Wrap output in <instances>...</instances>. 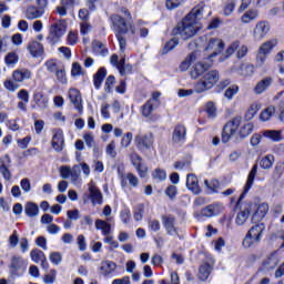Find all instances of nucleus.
Masks as SVG:
<instances>
[{
    "instance_id": "obj_48",
    "label": "nucleus",
    "mask_w": 284,
    "mask_h": 284,
    "mask_svg": "<svg viewBox=\"0 0 284 284\" xmlns=\"http://www.w3.org/2000/svg\"><path fill=\"white\" fill-rule=\"evenodd\" d=\"M175 45H179V39L173 38L166 44L164 45L162 50V54H168V52H172L174 50Z\"/></svg>"
},
{
    "instance_id": "obj_35",
    "label": "nucleus",
    "mask_w": 284,
    "mask_h": 284,
    "mask_svg": "<svg viewBox=\"0 0 284 284\" xmlns=\"http://www.w3.org/2000/svg\"><path fill=\"white\" fill-rule=\"evenodd\" d=\"M258 19V10L248 9L242 17V23H252V21H256Z\"/></svg>"
},
{
    "instance_id": "obj_29",
    "label": "nucleus",
    "mask_w": 284,
    "mask_h": 284,
    "mask_svg": "<svg viewBox=\"0 0 284 284\" xmlns=\"http://www.w3.org/2000/svg\"><path fill=\"white\" fill-rule=\"evenodd\" d=\"M199 59V53L197 52H192L190 53L180 64V71L181 72H187L190 70V65L192 63H196V60Z\"/></svg>"
},
{
    "instance_id": "obj_40",
    "label": "nucleus",
    "mask_w": 284,
    "mask_h": 284,
    "mask_svg": "<svg viewBox=\"0 0 284 284\" xmlns=\"http://www.w3.org/2000/svg\"><path fill=\"white\" fill-rule=\"evenodd\" d=\"M263 136L266 139H270L271 141H274L277 143L278 141H282L283 136L281 135V131L276 130H266L263 132Z\"/></svg>"
},
{
    "instance_id": "obj_18",
    "label": "nucleus",
    "mask_w": 284,
    "mask_h": 284,
    "mask_svg": "<svg viewBox=\"0 0 284 284\" xmlns=\"http://www.w3.org/2000/svg\"><path fill=\"white\" fill-rule=\"evenodd\" d=\"M187 139V129L183 124L175 125L172 134L173 143H185Z\"/></svg>"
},
{
    "instance_id": "obj_36",
    "label": "nucleus",
    "mask_w": 284,
    "mask_h": 284,
    "mask_svg": "<svg viewBox=\"0 0 284 284\" xmlns=\"http://www.w3.org/2000/svg\"><path fill=\"white\" fill-rule=\"evenodd\" d=\"M33 101L36 105L40 108V110H45V108H48V98H45L43 92H36L33 94Z\"/></svg>"
},
{
    "instance_id": "obj_60",
    "label": "nucleus",
    "mask_w": 284,
    "mask_h": 284,
    "mask_svg": "<svg viewBox=\"0 0 284 284\" xmlns=\"http://www.w3.org/2000/svg\"><path fill=\"white\" fill-rule=\"evenodd\" d=\"M3 85H4L6 90H8V92H14L16 90H19V84H17L12 80H6Z\"/></svg>"
},
{
    "instance_id": "obj_21",
    "label": "nucleus",
    "mask_w": 284,
    "mask_h": 284,
    "mask_svg": "<svg viewBox=\"0 0 284 284\" xmlns=\"http://www.w3.org/2000/svg\"><path fill=\"white\" fill-rule=\"evenodd\" d=\"M111 21L115 34L128 33V23L125 22V19H123L121 16H112Z\"/></svg>"
},
{
    "instance_id": "obj_55",
    "label": "nucleus",
    "mask_w": 284,
    "mask_h": 284,
    "mask_svg": "<svg viewBox=\"0 0 284 284\" xmlns=\"http://www.w3.org/2000/svg\"><path fill=\"white\" fill-rule=\"evenodd\" d=\"M105 152L111 159H116V144L114 141H111L109 145H106Z\"/></svg>"
},
{
    "instance_id": "obj_11",
    "label": "nucleus",
    "mask_w": 284,
    "mask_h": 284,
    "mask_svg": "<svg viewBox=\"0 0 284 284\" xmlns=\"http://www.w3.org/2000/svg\"><path fill=\"white\" fill-rule=\"evenodd\" d=\"M162 225L169 236H179V227H176L174 215H162Z\"/></svg>"
},
{
    "instance_id": "obj_50",
    "label": "nucleus",
    "mask_w": 284,
    "mask_h": 284,
    "mask_svg": "<svg viewBox=\"0 0 284 284\" xmlns=\"http://www.w3.org/2000/svg\"><path fill=\"white\" fill-rule=\"evenodd\" d=\"M4 61L7 65H14L19 63V55L14 52H10L6 55Z\"/></svg>"
},
{
    "instance_id": "obj_6",
    "label": "nucleus",
    "mask_w": 284,
    "mask_h": 284,
    "mask_svg": "<svg viewBox=\"0 0 284 284\" xmlns=\"http://www.w3.org/2000/svg\"><path fill=\"white\" fill-rule=\"evenodd\" d=\"M89 200L92 205H103V193H101L94 181L88 184V193L83 195L84 203H88Z\"/></svg>"
},
{
    "instance_id": "obj_4",
    "label": "nucleus",
    "mask_w": 284,
    "mask_h": 284,
    "mask_svg": "<svg viewBox=\"0 0 284 284\" xmlns=\"http://www.w3.org/2000/svg\"><path fill=\"white\" fill-rule=\"evenodd\" d=\"M264 230L265 225L263 224L252 226L242 242L243 247H245V250H250L253 245H258V243H261V239H263Z\"/></svg>"
},
{
    "instance_id": "obj_10",
    "label": "nucleus",
    "mask_w": 284,
    "mask_h": 284,
    "mask_svg": "<svg viewBox=\"0 0 284 284\" xmlns=\"http://www.w3.org/2000/svg\"><path fill=\"white\" fill-rule=\"evenodd\" d=\"M135 145L138 150H151L152 145H154V134L139 133L135 135Z\"/></svg>"
},
{
    "instance_id": "obj_19",
    "label": "nucleus",
    "mask_w": 284,
    "mask_h": 284,
    "mask_svg": "<svg viewBox=\"0 0 284 284\" xmlns=\"http://www.w3.org/2000/svg\"><path fill=\"white\" fill-rule=\"evenodd\" d=\"M51 145L55 152H63V148H65V139L63 138V131H54Z\"/></svg>"
},
{
    "instance_id": "obj_34",
    "label": "nucleus",
    "mask_w": 284,
    "mask_h": 284,
    "mask_svg": "<svg viewBox=\"0 0 284 284\" xmlns=\"http://www.w3.org/2000/svg\"><path fill=\"white\" fill-rule=\"evenodd\" d=\"M24 213L30 217L39 216V205L34 202H27L24 205Z\"/></svg>"
},
{
    "instance_id": "obj_57",
    "label": "nucleus",
    "mask_w": 284,
    "mask_h": 284,
    "mask_svg": "<svg viewBox=\"0 0 284 284\" xmlns=\"http://www.w3.org/2000/svg\"><path fill=\"white\" fill-rule=\"evenodd\" d=\"M242 77H252L254 74V65L246 64L241 67V73Z\"/></svg>"
},
{
    "instance_id": "obj_52",
    "label": "nucleus",
    "mask_w": 284,
    "mask_h": 284,
    "mask_svg": "<svg viewBox=\"0 0 284 284\" xmlns=\"http://www.w3.org/2000/svg\"><path fill=\"white\" fill-rule=\"evenodd\" d=\"M205 111H206V114H207L209 119H215V116H216V104H214V102H207Z\"/></svg>"
},
{
    "instance_id": "obj_26",
    "label": "nucleus",
    "mask_w": 284,
    "mask_h": 284,
    "mask_svg": "<svg viewBox=\"0 0 284 284\" xmlns=\"http://www.w3.org/2000/svg\"><path fill=\"white\" fill-rule=\"evenodd\" d=\"M114 272H116V263L110 260L101 262L100 274H102V276H110V274H114Z\"/></svg>"
},
{
    "instance_id": "obj_22",
    "label": "nucleus",
    "mask_w": 284,
    "mask_h": 284,
    "mask_svg": "<svg viewBox=\"0 0 284 284\" xmlns=\"http://www.w3.org/2000/svg\"><path fill=\"white\" fill-rule=\"evenodd\" d=\"M272 83H274L273 77L263 78L260 82L256 83V85L253 89V92L255 94H263V92L268 90Z\"/></svg>"
},
{
    "instance_id": "obj_44",
    "label": "nucleus",
    "mask_w": 284,
    "mask_h": 284,
    "mask_svg": "<svg viewBox=\"0 0 284 284\" xmlns=\"http://www.w3.org/2000/svg\"><path fill=\"white\" fill-rule=\"evenodd\" d=\"M118 70L120 74H132V65L131 64H125V58H122L120 60V63L118 65Z\"/></svg>"
},
{
    "instance_id": "obj_37",
    "label": "nucleus",
    "mask_w": 284,
    "mask_h": 284,
    "mask_svg": "<svg viewBox=\"0 0 284 284\" xmlns=\"http://www.w3.org/2000/svg\"><path fill=\"white\" fill-rule=\"evenodd\" d=\"M92 50L97 57H108V48L98 40L92 42Z\"/></svg>"
},
{
    "instance_id": "obj_25",
    "label": "nucleus",
    "mask_w": 284,
    "mask_h": 284,
    "mask_svg": "<svg viewBox=\"0 0 284 284\" xmlns=\"http://www.w3.org/2000/svg\"><path fill=\"white\" fill-rule=\"evenodd\" d=\"M186 187L194 194H201V186H199V178L194 174H187Z\"/></svg>"
},
{
    "instance_id": "obj_53",
    "label": "nucleus",
    "mask_w": 284,
    "mask_h": 284,
    "mask_svg": "<svg viewBox=\"0 0 284 284\" xmlns=\"http://www.w3.org/2000/svg\"><path fill=\"white\" fill-rule=\"evenodd\" d=\"M49 258L51 263H53V265H61L63 261V255L60 252H52L50 253Z\"/></svg>"
},
{
    "instance_id": "obj_61",
    "label": "nucleus",
    "mask_w": 284,
    "mask_h": 284,
    "mask_svg": "<svg viewBox=\"0 0 284 284\" xmlns=\"http://www.w3.org/2000/svg\"><path fill=\"white\" fill-rule=\"evenodd\" d=\"M54 281H57V271L55 270H51L50 274L44 275L43 282L45 284H53Z\"/></svg>"
},
{
    "instance_id": "obj_43",
    "label": "nucleus",
    "mask_w": 284,
    "mask_h": 284,
    "mask_svg": "<svg viewBox=\"0 0 284 284\" xmlns=\"http://www.w3.org/2000/svg\"><path fill=\"white\" fill-rule=\"evenodd\" d=\"M33 263H41L45 258V253L39 248H34L30 253Z\"/></svg>"
},
{
    "instance_id": "obj_41",
    "label": "nucleus",
    "mask_w": 284,
    "mask_h": 284,
    "mask_svg": "<svg viewBox=\"0 0 284 284\" xmlns=\"http://www.w3.org/2000/svg\"><path fill=\"white\" fill-rule=\"evenodd\" d=\"M258 110H261V104L258 103L251 104V108L246 111L244 115V121H252V119L256 116V112H258Z\"/></svg>"
},
{
    "instance_id": "obj_28",
    "label": "nucleus",
    "mask_w": 284,
    "mask_h": 284,
    "mask_svg": "<svg viewBox=\"0 0 284 284\" xmlns=\"http://www.w3.org/2000/svg\"><path fill=\"white\" fill-rule=\"evenodd\" d=\"M278 262L280 261L276 253H272L266 260L263 261L262 267L265 270V272H272V270H276Z\"/></svg>"
},
{
    "instance_id": "obj_32",
    "label": "nucleus",
    "mask_w": 284,
    "mask_h": 284,
    "mask_svg": "<svg viewBox=\"0 0 284 284\" xmlns=\"http://www.w3.org/2000/svg\"><path fill=\"white\" fill-rule=\"evenodd\" d=\"M43 14H45L43 12V9H39V8L34 7V6L29 7L27 9V12H26V17L30 21H33L34 19H41V17H43Z\"/></svg>"
},
{
    "instance_id": "obj_2",
    "label": "nucleus",
    "mask_w": 284,
    "mask_h": 284,
    "mask_svg": "<svg viewBox=\"0 0 284 284\" xmlns=\"http://www.w3.org/2000/svg\"><path fill=\"white\" fill-rule=\"evenodd\" d=\"M256 172H258V164H255L250 171L247 181L244 185V191L237 200L236 207L240 210V212L237 213V216L235 220L236 225H245V223H247V219H250V214H252V202H245L244 204L242 202H243V199H245V195L252 189V185H254V179H256Z\"/></svg>"
},
{
    "instance_id": "obj_38",
    "label": "nucleus",
    "mask_w": 284,
    "mask_h": 284,
    "mask_svg": "<svg viewBox=\"0 0 284 284\" xmlns=\"http://www.w3.org/2000/svg\"><path fill=\"white\" fill-rule=\"evenodd\" d=\"M108 74V71H105V68H101L98 70V72L93 77V83L94 88L99 90L101 88V84L103 83V79H105V75Z\"/></svg>"
},
{
    "instance_id": "obj_45",
    "label": "nucleus",
    "mask_w": 284,
    "mask_h": 284,
    "mask_svg": "<svg viewBox=\"0 0 284 284\" xmlns=\"http://www.w3.org/2000/svg\"><path fill=\"white\" fill-rule=\"evenodd\" d=\"M252 132H254V124L252 123H246L244 124L241 130H240V136L241 139H245L247 136H250V134H252Z\"/></svg>"
},
{
    "instance_id": "obj_3",
    "label": "nucleus",
    "mask_w": 284,
    "mask_h": 284,
    "mask_svg": "<svg viewBox=\"0 0 284 284\" xmlns=\"http://www.w3.org/2000/svg\"><path fill=\"white\" fill-rule=\"evenodd\" d=\"M219 79H221L219 71L212 70L209 72H205L202 75V78L196 82L195 92L197 94H201L203 92H207V90H212L215 83H219Z\"/></svg>"
},
{
    "instance_id": "obj_8",
    "label": "nucleus",
    "mask_w": 284,
    "mask_h": 284,
    "mask_svg": "<svg viewBox=\"0 0 284 284\" xmlns=\"http://www.w3.org/2000/svg\"><path fill=\"white\" fill-rule=\"evenodd\" d=\"M63 34H65V26L61 21L55 22L49 29L47 41H49L51 45H54V43H59V40Z\"/></svg>"
},
{
    "instance_id": "obj_23",
    "label": "nucleus",
    "mask_w": 284,
    "mask_h": 284,
    "mask_svg": "<svg viewBox=\"0 0 284 284\" xmlns=\"http://www.w3.org/2000/svg\"><path fill=\"white\" fill-rule=\"evenodd\" d=\"M12 77L13 81H16L17 83H23L28 79H32V71L26 68L17 69L16 71H13Z\"/></svg>"
},
{
    "instance_id": "obj_46",
    "label": "nucleus",
    "mask_w": 284,
    "mask_h": 284,
    "mask_svg": "<svg viewBox=\"0 0 284 284\" xmlns=\"http://www.w3.org/2000/svg\"><path fill=\"white\" fill-rule=\"evenodd\" d=\"M154 181L161 182L168 179V173L163 169H155L152 173Z\"/></svg>"
},
{
    "instance_id": "obj_47",
    "label": "nucleus",
    "mask_w": 284,
    "mask_h": 284,
    "mask_svg": "<svg viewBox=\"0 0 284 284\" xmlns=\"http://www.w3.org/2000/svg\"><path fill=\"white\" fill-rule=\"evenodd\" d=\"M154 108H159L156 104L152 103V101H148L143 106H142V115L143 116H150L152 112H154Z\"/></svg>"
},
{
    "instance_id": "obj_20",
    "label": "nucleus",
    "mask_w": 284,
    "mask_h": 284,
    "mask_svg": "<svg viewBox=\"0 0 284 284\" xmlns=\"http://www.w3.org/2000/svg\"><path fill=\"white\" fill-rule=\"evenodd\" d=\"M27 50L33 59H39L44 53L43 45L37 40H31L27 45Z\"/></svg>"
},
{
    "instance_id": "obj_14",
    "label": "nucleus",
    "mask_w": 284,
    "mask_h": 284,
    "mask_svg": "<svg viewBox=\"0 0 284 284\" xmlns=\"http://www.w3.org/2000/svg\"><path fill=\"white\" fill-rule=\"evenodd\" d=\"M234 52H236L237 59H244V57H247V47L245 44H241L240 41H234L227 48L226 54L227 57H232Z\"/></svg>"
},
{
    "instance_id": "obj_42",
    "label": "nucleus",
    "mask_w": 284,
    "mask_h": 284,
    "mask_svg": "<svg viewBox=\"0 0 284 284\" xmlns=\"http://www.w3.org/2000/svg\"><path fill=\"white\" fill-rule=\"evenodd\" d=\"M276 112V108L274 105L267 106L264 111L260 114L261 121H270L272 116H274V113Z\"/></svg>"
},
{
    "instance_id": "obj_15",
    "label": "nucleus",
    "mask_w": 284,
    "mask_h": 284,
    "mask_svg": "<svg viewBox=\"0 0 284 284\" xmlns=\"http://www.w3.org/2000/svg\"><path fill=\"white\" fill-rule=\"evenodd\" d=\"M270 32V22L267 21H260L255 24L253 37L255 41H263L267 33Z\"/></svg>"
},
{
    "instance_id": "obj_30",
    "label": "nucleus",
    "mask_w": 284,
    "mask_h": 284,
    "mask_svg": "<svg viewBox=\"0 0 284 284\" xmlns=\"http://www.w3.org/2000/svg\"><path fill=\"white\" fill-rule=\"evenodd\" d=\"M212 268H213L212 264L207 262H203L199 268L200 281L205 282L207 278H210V274H212Z\"/></svg>"
},
{
    "instance_id": "obj_1",
    "label": "nucleus",
    "mask_w": 284,
    "mask_h": 284,
    "mask_svg": "<svg viewBox=\"0 0 284 284\" xmlns=\"http://www.w3.org/2000/svg\"><path fill=\"white\" fill-rule=\"evenodd\" d=\"M203 7L193 8L183 19L180 21L175 28L172 30V34L175 37H181L183 41H189L199 34L200 30L203 28L201 26V19H203Z\"/></svg>"
},
{
    "instance_id": "obj_59",
    "label": "nucleus",
    "mask_w": 284,
    "mask_h": 284,
    "mask_svg": "<svg viewBox=\"0 0 284 284\" xmlns=\"http://www.w3.org/2000/svg\"><path fill=\"white\" fill-rule=\"evenodd\" d=\"M235 8H236V1L232 0L231 2L226 3L223 11L224 16L230 17L234 12Z\"/></svg>"
},
{
    "instance_id": "obj_49",
    "label": "nucleus",
    "mask_w": 284,
    "mask_h": 284,
    "mask_svg": "<svg viewBox=\"0 0 284 284\" xmlns=\"http://www.w3.org/2000/svg\"><path fill=\"white\" fill-rule=\"evenodd\" d=\"M205 186L207 187L209 192L214 193L219 192L220 183L217 180H212V181H204Z\"/></svg>"
},
{
    "instance_id": "obj_27",
    "label": "nucleus",
    "mask_w": 284,
    "mask_h": 284,
    "mask_svg": "<svg viewBox=\"0 0 284 284\" xmlns=\"http://www.w3.org/2000/svg\"><path fill=\"white\" fill-rule=\"evenodd\" d=\"M222 211L223 206H221L220 204H211L202 209L201 214L202 216L211 219V216H219V214H221Z\"/></svg>"
},
{
    "instance_id": "obj_24",
    "label": "nucleus",
    "mask_w": 284,
    "mask_h": 284,
    "mask_svg": "<svg viewBox=\"0 0 284 284\" xmlns=\"http://www.w3.org/2000/svg\"><path fill=\"white\" fill-rule=\"evenodd\" d=\"M69 99L78 112H83V105L81 104V92L78 89L69 90Z\"/></svg>"
},
{
    "instance_id": "obj_39",
    "label": "nucleus",
    "mask_w": 284,
    "mask_h": 284,
    "mask_svg": "<svg viewBox=\"0 0 284 284\" xmlns=\"http://www.w3.org/2000/svg\"><path fill=\"white\" fill-rule=\"evenodd\" d=\"M95 230H101L103 236H108L112 232V226L106 221L95 220Z\"/></svg>"
},
{
    "instance_id": "obj_62",
    "label": "nucleus",
    "mask_w": 284,
    "mask_h": 284,
    "mask_svg": "<svg viewBox=\"0 0 284 284\" xmlns=\"http://www.w3.org/2000/svg\"><path fill=\"white\" fill-rule=\"evenodd\" d=\"M145 207L143 206V204L139 205L133 213V217L135 221H142L143 220V212H144Z\"/></svg>"
},
{
    "instance_id": "obj_31",
    "label": "nucleus",
    "mask_w": 284,
    "mask_h": 284,
    "mask_svg": "<svg viewBox=\"0 0 284 284\" xmlns=\"http://www.w3.org/2000/svg\"><path fill=\"white\" fill-rule=\"evenodd\" d=\"M206 70H210V65L199 62L191 69L190 74L193 79H199Z\"/></svg>"
},
{
    "instance_id": "obj_33",
    "label": "nucleus",
    "mask_w": 284,
    "mask_h": 284,
    "mask_svg": "<svg viewBox=\"0 0 284 284\" xmlns=\"http://www.w3.org/2000/svg\"><path fill=\"white\" fill-rule=\"evenodd\" d=\"M257 163L262 170H272V166L274 165V155L267 154L262 156L257 160Z\"/></svg>"
},
{
    "instance_id": "obj_7",
    "label": "nucleus",
    "mask_w": 284,
    "mask_h": 284,
    "mask_svg": "<svg viewBox=\"0 0 284 284\" xmlns=\"http://www.w3.org/2000/svg\"><path fill=\"white\" fill-rule=\"evenodd\" d=\"M276 40H270L264 42L257 52L256 55V67L257 68H263V65H265V61H267V54H270V52H272V49L276 48Z\"/></svg>"
},
{
    "instance_id": "obj_63",
    "label": "nucleus",
    "mask_w": 284,
    "mask_h": 284,
    "mask_svg": "<svg viewBox=\"0 0 284 284\" xmlns=\"http://www.w3.org/2000/svg\"><path fill=\"white\" fill-rule=\"evenodd\" d=\"M82 73L81 64L79 62H74L71 69V77H81Z\"/></svg>"
},
{
    "instance_id": "obj_54",
    "label": "nucleus",
    "mask_w": 284,
    "mask_h": 284,
    "mask_svg": "<svg viewBox=\"0 0 284 284\" xmlns=\"http://www.w3.org/2000/svg\"><path fill=\"white\" fill-rule=\"evenodd\" d=\"M45 68H47L48 72L55 74L57 71L61 68V65H59L57 63V61H54V60H48L45 62Z\"/></svg>"
},
{
    "instance_id": "obj_12",
    "label": "nucleus",
    "mask_w": 284,
    "mask_h": 284,
    "mask_svg": "<svg viewBox=\"0 0 284 284\" xmlns=\"http://www.w3.org/2000/svg\"><path fill=\"white\" fill-rule=\"evenodd\" d=\"M252 223H260L264 216H267L270 212V205L267 203L252 204Z\"/></svg>"
},
{
    "instance_id": "obj_58",
    "label": "nucleus",
    "mask_w": 284,
    "mask_h": 284,
    "mask_svg": "<svg viewBox=\"0 0 284 284\" xmlns=\"http://www.w3.org/2000/svg\"><path fill=\"white\" fill-rule=\"evenodd\" d=\"M55 77L60 83H68V78L65 77V68L60 67L55 73Z\"/></svg>"
},
{
    "instance_id": "obj_56",
    "label": "nucleus",
    "mask_w": 284,
    "mask_h": 284,
    "mask_svg": "<svg viewBox=\"0 0 284 284\" xmlns=\"http://www.w3.org/2000/svg\"><path fill=\"white\" fill-rule=\"evenodd\" d=\"M235 94H239V85H232L229 89H226L224 97L232 101Z\"/></svg>"
},
{
    "instance_id": "obj_16",
    "label": "nucleus",
    "mask_w": 284,
    "mask_h": 284,
    "mask_svg": "<svg viewBox=\"0 0 284 284\" xmlns=\"http://www.w3.org/2000/svg\"><path fill=\"white\" fill-rule=\"evenodd\" d=\"M131 163L135 166V170L141 179H145L148 176V166L143 164V159L140 158L139 154L131 155Z\"/></svg>"
},
{
    "instance_id": "obj_51",
    "label": "nucleus",
    "mask_w": 284,
    "mask_h": 284,
    "mask_svg": "<svg viewBox=\"0 0 284 284\" xmlns=\"http://www.w3.org/2000/svg\"><path fill=\"white\" fill-rule=\"evenodd\" d=\"M123 34H126V33H115V37L119 42L120 52H125V49L128 48V40H125Z\"/></svg>"
},
{
    "instance_id": "obj_9",
    "label": "nucleus",
    "mask_w": 284,
    "mask_h": 284,
    "mask_svg": "<svg viewBox=\"0 0 284 284\" xmlns=\"http://www.w3.org/2000/svg\"><path fill=\"white\" fill-rule=\"evenodd\" d=\"M202 39L207 41L205 50H206V52H211L210 57H216L217 54H221V52H223V48H225L223 40H221L219 38H209L207 39V37H204Z\"/></svg>"
},
{
    "instance_id": "obj_17",
    "label": "nucleus",
    "mask_w": 284,
    "mask_h": 284,
    "mask_svg": "<svg viewBox=\"0 0 284 284\" xmlns=\"http://www.w3.org/2000/svg\"><path fill=\"white\" fill-rule=\"evenodd\" d=\"M10 163H12L10 155L6 154L4 156L0 158V173L6 181H10L12 179V173L10 172Z\"/></svg>"
},
{
    "instance_id": "obj_64",
    "label": "nucleus",
    "mask_w": 284,
    "mask_h": 284,
    "mask_svg": "<svg viewBox=\"0 0 284 284\" xmlns=\"http://www.w3.org/2000/svg\"><path fill=\"white\" fill-rule=\"evenodd\" d=\"M283 173H284V162H277L274 169V174L275 176L281 179V176H283Z\"/></svg>"
},
{
    "instance_id": "obj_13",
    "label": "nucleus",
    "mask_w": 284,
    "mask_h": 284,
    "mask_svg": "<svg viewBox=\"0 0 284 284\" xmlns=\"http://www.w3.org/2000/svg\"><path fill=\"white\" fill-rule=\"evenodd\" d=\"M28 267V263L23 261V258L19 256H13L11 260L10 272L12 276H21L26 268Z\"/></svg>"
},
{
    "instance_id": "obj_5",
    "label": "nucleus",
    "mask_w": 284,
    "mask_h": 284,
    "mask_svg": "<svg viewBox=\"0 0 284 284\" xmlns=\"http://www.w3.org/2000/svg\"><path fill=\"white\" fill-rule=\"evenodd\" d=\"M242 122L243 118L241 115H236L224 125L222 132V143H227V141H230V139L236 134L239 128H241Z\"/></svg>"
}]
</instances>
